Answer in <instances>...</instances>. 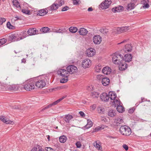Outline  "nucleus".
<instances>
[{
  "instance_id": "a18cd8bd",
  "label": "nucleus",
  "mask_w": 151,
  "mask_h": 151,
  "mask_svg": "<svg viewBox=\"0 0 151 151\" xmlns=\"http://www.w3.org/2000/svg\"><path fill=\"white\" fill-rule=\"evenodd\" d=\"M6 40L5 38H3L0 40V46L4 44L6 42Z\"/></svg>"
},
{
  "instance_id": "423d86ee",
  "label": "nucleus",
  "mask_w": 151,
  "mask_h": 151,
  "mask_svg": "<svg viewBox=\"0 0 151 151\" xmlns=\"http://www.w3.org/2000/svg\"><path fill=\"white\" fill-rule=\"evenodd\" d=\"M57 73L58 75L64 78H67L69 76L67 70L64 69H59L57 71Z\"/></svg>"
},
{
  "instance_id": "052dcab7",
  "label": "nucleus",
  "mask_w": 151,
  "mask_h": 151,
  "mask_svg": "<svg viewBox=\"0 0 151 151\" xmlns=\"http://www.w3.org/2000/svg\"><path fill=\"white\" fill-rule=\"evenodd\" d=\"M52 104H49V105H48L47 106H46L43 109H42V111H43V110H45L46 109H48V108L51 107L52 106Z\"/></svg>"
},
{
  "instance_id": "cd10ccee",
  "label": "nucleus",
  "mask_w": 151,
  "mask_h": 151,
  "mask_svg": "<svg viewBox=\"0 0 151 151\" xmlns=\"http://www.w3.org/2000/svg\"><path fill=\"white\" fill-rule=\"evenodd\" d=\"M58 4L54 3L52 5L47 8L50 10L52 11L53 10H55L58 9Z\"/></svg>"
},
{
  "instance_id": "412c9836",
  "label": "nucleus",
  "mask_w": 151,
  "mask_h": 151,
  "mask_svg": "<svg viewBox=\"0 0 151 151\" xmlns=\"http://www.w3.org/2000/svg\"><path fill=\"white\" fill-rule=\"evenodd\" d=\"M124 7L123 6H119L118 7H116L114 8H113L112 9V12H119L123 10Z\"/></svg>"
},
{
  "instance_id": "4468645a",
  "label": "nucleus",
  "mask_w": 151,
  "mask_h": 151,
  "mask_svg": "<svg viewBox=\"0 0 151 151\" xmlns=\"http://www.w3.org/2000/svg\"><path fill=\"white\" fill-rule=\"evenodd\" d=\"M0 120L5 123L6 124H14V122L13 121L7 119L4 116H0Z\"/></svg>"
},
{
  "instance_id": "f3484780",
  "label": "nucleus",
  "mask_w": 151,
  "mask_h": 151,
  "mask_svg": "<svg viewBox=\"0 0 151 151\" xmlns=\"http://www.w3.org/2000/svg\"><path fill=\"white\" fill-rule=\"evenodd\" d=\"M111 68L108 67H105L103 68L102 70V73L106 75L109 74L111 72Z\"/></svg>"
},
{
  "instance_id": "0e129e2a",
  "label": "nucleus",
  "mask_w": 151,
  "mask_h": 151,
  "mask_svg": "<svg viewBox=\"0 0 151 151\" xmlns=\"http://www.w3.org/2000/svg\"><path fill=\"white\" fill-rule=\"evenodd\" d=\"M128 40H124L123 41L121 42L118 43V45H119V44H121L122 43L126 42H127Z\"/></svg>"
},
{
  "instance_id": "f03ea898",
  "label": "nucleus",
  "mask_w": 151,
  "mask_h": 151,
  "mask_svg": "<svg viewBox=\"0 0 151 151\" xmlns=\"http://www.w3.org/2000/svg\"><path fill=\"white\" fill-rule=\"evenodd\" d=\"M116 93L114 92L110 91L108 94L109 101L111 102L112 105L114 104H119V99L116 98Z\"/></svg>"
},
{
  "instance_id": "9d476101",
  "label": "nucleus",
  "mask_w": 151,
  "mask_h": 151,
  "mask_svg": "<svg viewBox=\"0 0 151 151\" xmlns=\"http://www.w3.org/2000/svg\"><path fill=\"white\" fill-rule=\"evenodd\" d=\"M129 29V27H118L113 29L114 31H116L117 33H121L126 32Z\"/></svg>"
},
{
  "instance_id": "c756f323",
  "label": "nucleus",
  "mask_w": 151,
  "mask_h": 151,
  "mask_svg": "<svg viewBox=\"0 0 151 151\" xmlns=\"http://www.w3.org/2000/svg\"><path fill=\"white\" fill-rule=\"evenodd\" d=\"M73 118L72 116L68 114L65 116L64 119L67 123H69L70 120Z\"/></svg>"
},
{
  "instance_id": "a878e982",
  "label": "nucleus",
  "mask_w": 151,
  "mask_h": 151,
  "mask_svg": "<svg viewBox=\"0 0 151 151\" xmlns=\"http://www.w3.org/2000/svg\"><path fill=\"white\" fill-rule=\"evenodd\" d=\"M68 86L66 85H64L55 88H51L50 89V91H54L59 90L61 89H66L68 88Z\"/></svg>"
},
{
  "instance_id": "1a4fd4ad",
  "label": "nucleus",
  "mask_w": 151,
  "mask_h": 151,
  "mask_svg": "<svg viewBox=\"0 0 151 151\" xmlns=\"http://www.w3.org/2000/svg\"><path fill=\"white\" fill-rule=\"evenodd\" d=\"M91 65V60L88 59L83 60L82 62V66L84 68H86L90 67Z\"/></svg>"
},
{
  "instance_id": "69168bd1",
  "label": "nucleus",
  "mask_w": 151,
  "mask_h": 151,
  "mask_svg": "<svg viewBox=\"0 0 151 151\" xmlns=\"http://www.w3.org/2000/svg\"><path fill=\"white\" fill-rule=\"evenodd\" d=\"M63 1L61 0L59 2V4H58V6H60L63 5Z\"/></svg>"
},
{
  "instance_id": "a211bd4d",
  "label": "nucleus",
  "mask_w": 151,
  "mask_h": 151,
  "mask_svg": "<svg viewBox=\"0 0 151 151\" xmlns=\"http://www.w3.org/2000/svg\"><path fill=\"white\" fill-rule=\"evenodd\" d=\"M37 30L35 28L29 29L27 31L28 34L29 35H35L37 34Z\"/></svg>"
},
{
  "instance_id": "680f3d73",
  "label": "nucleus",
  "mask_w": 151,
  "mask_h": 151,
  "mask_svg": "<svg viewBox=\"0 0 151 151\" xmlns=\"http://www.w3.org/2000/svg\"><path fill=\"white\" fill-rule=\"evenodd\" d=\"M18 19H19V18L17 17H14L12 19V20L13 21H16L18 20Z\"/></svg>"
},
{
  "instance_id": "6ab92c4d",
  "label": "nucleus",
  "mask_w": 151,
  "mask_h": 151,
  "mask_svg": "<svg viewBox=\"0 0 151 151\" xmlns=\"http://www.w3.org/2000/svg\"><path fill=\"white\" fill-rule=\"evenodd\" d=\"M132 59V55L130 54H127L124 56V60L125 62H129Z\"/></svg>"
},
{
  "instance_id": "dca6fc26",
  "label": "nucleus",
  "mask_w": 151,
  "mask_h": 151,
  "mask_svg": "<svg viewBox=\"0 0 151 151\" xmlns=\"http://www.w3.org/2000/svg\"><path fill=\"white\" fill-rule=\"evenodd\" d=\"M93 146L98 150L101 151L102 147L101 144L99 141L95 142L93 144Z\"/></svg>"
},
{
  "instance_id": "4be33fe9",
  "label": "nucleus",
  "mask_w": 151,
  "mask_h": 151,
  "mask_svg": "<svg viewBox=\"0 0 151 151\" xmlns=\"http://www.w3.org/2000/svg\"><path fill=\"white\" fill-rule=\"evenodd\" d=\"M48 12V10L47 9H42L39 11L37 15L40 16H43L47 14Z\"/></svg>"
},
{
  "instance_id": "e433bc0d",
  "label": "nucleus",
  "mask_w": 151,
  "mask_h": 151,
  "mask_svg": "<svg viewBox=\"0 0 151 151\" xmlns=\"http://www.w3.org/2000/svg\"><path fill=\"white\" fill-rule=\"evenodd\" d=\"M116 115V111L112 109L110 110L108 113V115L111 117H114Z\"/></svg>"
},
{
  "instance_id": "37998d69",
  "label": "nucleus",
  "mask_w": 151,
  "mask_h": 151,
  "mask_svg": "<svg viewBox=\"0 0 151 151\" xmlns=\"http://www.w3.org/2000/svg\"><path fill=\"white\" fill-rule=\"evenodd\" d=\"M13 5L15 7L18 8L20 7L19 2L16 0H14L13 1Z\"/></svg>"
},
{
  "instance_id": "5fc2aeb1",
  "label": "nucleus",
  "mask_w": 151,
  "mask_h": 151,
  "mask_svg": "<svg viewBox=\"0 0 151 151\" xmlns=\"http://www.w3.org/2000/svg\"><path fill=\"white\" fill-rule=\"evenodd\" d=\"M98 110L99 111V112L100 113H101L102 112H103L104 109L103 108L101 107H99L98 108Z\"/></svg>"
},
{
  "instance_id": "c85d7f7f",
  "label": "nucleus",
  "mask_w": 151,
  "mask_h": 151,
  "mask_svg": "<svg viewBox=\"0 0 151 151\" xmlns=\"http://www.w3.org/2000/svg\"><path fill=\"white\" fill-rule=\"evenodd\" d=\"M123 122V119L121 117L117 118L114 120V122L116 124L117 126H118L120 124H122Z\"/></svg>"
},
{
  "instance_id": "2f4dec72",
  "label": "nucleus",
  "mask_w": 151,
  "mask_h": 151,
  "mask_svg": "<svg viewBox=\"0 0 151 151\" xmlns=\"http://www.w3.org/2000/svg\"><path fill=\"white\" fill-rule=\"evenodd\" d=\"M19 87L18 86L15 85L9 86L8 89L12 91H16L19 89Z\"/></svg>"
},
{
  "instance_id": "8fccbe9b",
  "label": "nucleus",
  "mask_w": 151,
  "mask_h": 151,
  "mask_svg": "<svg viewBox=\"0 0 151 151\" xmlns=\"http://www.w3.org/2000/svg\"><path fill=\"white\" fill-rule=\"evenodd\" d=\"M6 20L5 18H0V25H2Z\"/></svg>"
},
{
  "instance_id": "6e6d98bb",
  "label": "nucleus",
  "mask_w": 151,
  "mask_h": 151,
  "mask_svg": "<svg viewBox=\"0 0 151 151\" xmlns=\"http://www.w3.org/2000/svg\"><path fill=\"white\" fill-rule=\"evenodd\" d=\"M73 1V3L74 5H77L79 3V0H72Z\"/></svg>"
},
{
  "instance_id": "774afa93",
  "label": "nucleus",
  "mask_w": 151,
  "mask_h": 151,
  "mask_svg": "<svg viewBox=\"0 0 151 151\" xmlns=\"http://www.w3.org/2000/svg\"><path fill=\"white\" fill-rule=\"evenodd\" d=\"M101 120L103 122H105L106 121V119L105 118V117H102L101 118Z\"/></svg>"
},
{
  "instance_id": "2eb2a0df",
  "label": "nucleus",
  "mask_w": 151,
  "mask_h": 151,
  "mask_svg": "<svg viewBox=\"0 0 151 151\" xmlns=\"http://www.w3.org/2000/svg\"><path fill=\"white\" fill-rule=\"evenodd\" d=\"M101 99L105 101H109L108 94L105 93H103L100 96Z\"/></svg>"
},
{
  "instance_id": "4c0bfd02",
  "label": "nucleus",
  "mask_w": 151,
  "mask_h": 151,
  "mask_svg": "<svg viewBox=\"0 0 151 151\" xmlns=\"http://www.w3.org/2000/svg\"><path fill=\"white\" fill-rule=\"evenodd\" d=\"M50 30V29L48 27H43L40 29L41 32L43 33H47Z\"/></svg>"
},
{
  "instance_id": "c9c22d12",
  "label": "nucleus",
  "mask_w": 151,
  "mask_h": 151,
  "mask_svg": "<svg viewBox=\"0 0 151 151\" xmlns=\"http://www.w3.org/2000/svg\"><path fill=\"white\" fill-rule=\"evenodd\" d=\"M67 139V137L65 135H62L60 136L59 138V141L62 143H64L66 142Z\"/></svg>"
},
{
  "instance_id": "bf43d9fd",
  "label": "nucleus",
  "mask_w": 151,
  "mask_h": 151,
  "mask_svg": "<svg viewBox=\"0 0 151 151\" xmlns=\"http://www.w3.org/2000/svg\"><path fill=\"white\" fill-rule=\"evenodd\" d=\"M122 147L123 148L125 149L126 150H127L128 149V147L127 145L125 144H124L123 145Z\"/></svg>"
},
{
  "instance_id": "13d9d810",
  "label": "nucleus",
  "mask_w": 151,
  "mask_h": 151,
  "mask_svg": "<svg viewBox=\"0 0 151 151\" xmlns=\"http://www.w3.org/2000/svg\"><path fill=\"white\" fill-rule=\"evenodd\" d=\"M69 7L68 6H66L65 7H64L62 9V11H65L67 10H68V9H69Z\"/></svg>"
},
{
  "instance_id": "473e14b6",
  "label": "nucleus",
  "mask_w": 151,
  "mask_h": 151,
  "mask_svg": "<svg viewBox=\"0 0 151 151\" xmlns=\"http://www.w3.org/2000/svg\"><path fill=\"white\" fill-rule=\"evenodd\" d=\"M87 123L86 125L85 126V128L88 129L91 127L93 125V123L91 120L88 119L87 120Z\"/></svg>"
},
{
  "instance_id": "09e8293b",
  "label": "nucleus",
  "mask_w": 151,
  "mask_h": 151,
  "mask_svg": "<svg viewBox=\"0 0 151 151\" xmlns=\"http://www.w3.org/2000/svg\"><path fill=\"white\" fill-rule=\"evenodd\" d=\"M96 78L98 80H102V79L104 78L102 75H98L97 76Z\"/></svg>"
},
{
  "instance_id": "ea45409f",
  "label": "nucleus",
  "mask_w": 151,
  "mask_h": 151,
  "mask_svg": "<svg viewBox=\"0 0 151 151\" xmlns=\"http://www.w3.org/2000/svg\"><path fill=\"white\" fill-rule=\"evenodd\" d=\"M69 31L73 33H76L77 31V28L75 27H71L69 28Z\"/></svg>"
},
{
  "instance_id": "e2e57ef3",
  "label": "nucleus",
  "mask_w": 151,
  "mask_h": 151,
  "mask_svg": "<svg viewBox=\"0 0 151 151\" xmlns=\"http://www.w3.org/2000/svg\"><path fill=\"white\" fill-rule=\"evenodd\" d=\"M79 113L80 115L82 117L84 116L85 115L84 113L82 111L79 112Z\"/></svg>"
},
{
  "instance_id": "ddd939ff",
  "label": "nucleus",
  "mask_w": 151,
  "mask_h": 151,
  "mask_svg": "<svg viewBox=\"0 0 151 151\" xmlns=\"http://www.w3.org/2000/svg\"><path fill=\"white\" fill-rule=\"evenodd\" d=\"M95 53V50L92 48L87 49L86 51V54L89 57H92Z\"/></svg>"
},
{
  "instance_id": "6e6552de",
  "label": "nucleus",
  "mask_w": 151,
  "mask_h": 151,
  "mask_svg": "<svg viewBox=\"0 0 151 151\" xmlns=\"http://www.w3.org/2000/svg\"><path fill=\"white\" fill-rule=\"evenodd\" d=\"M111 3V0H106L100 5V7L102 9L108 8Z\"/></svg>"
},
{
  "instance_id": "393cba45",
  "label": "nucleus",
  "mask_w": 151,
  "mask_h": 151,
  "mask_svg": "<svg viewBox=\"0 0 151 151\" xmlns=\"http://www.w3.org/2000/svg\"><path fill=\"white\" fill-rule=\"evenodd\" d=\"M10 38L13 41H17L22 39V37L17 38L15 34H12L10 35Z\"/></svg>"
},
{
  "instance_id": "f704fd0d",
  "label": "nucleus",
  "mask_w": 151,
  "mask_h": 151,
  "mask_svg": "<svg viewBox=\"0 0 151 151\" xmlns=\"http://www.w3.org/2000/svg\"><path fill=\"white\" fill-rule=\"evenodd\" d=\"M134 4L133 3L131 2L128 4L127 9L128 10H130L134 9Z\"/></svg>"
},
{
  "instance_id": "c03bdc74",
  "label": "nucleus",
  "mask_w": 151,
  "mask_h": 151,
  "mask_svg": "<svg viewBox=\"0 0 151 151\" xmlns=\"http://www.w3.org/2000/svg\"><path fill=\"white\" fill-rule=\"evenodd\" d=\"M95 71L97 72H99L101 71V67L100 65H98L95 68Z\"/></svg>"
},
{
  "instance_id": "72a5a7b5",
  "label": "nucleus",
  "mask_w": 151,
  "mask_h": 151,
  "mask_svg": "<svg viewBox=\"0 0 151 151\" xmlns=\"http://www.w3.org/2000/svg\"><path fill=\"white\" fill-rule=\"evenodd\" d=\"M66 31V29L65 28H60L55 30L54 31V32L58 33H63Z\"/></svg>"
},
{
  "instance_id": "f257e3e1",
  "label": "nucleus",
  "mask_w": 151,
  "mask_h": 151,
  "mask_svg": "<svg viewBox=\"0 0 151 151\" xmlns=\"http://www.w3.org/2000/svg\"><path fill=\"white\" fill-rule=\"evenodd\" d=\"M35 80L33 79H31L26 82L24 86V89L27 91H29L34 89L35 87Z\"/></svg>"
},
{
  "instance_id": "58836bf2",
  "label": "nucleus",
  "mask_w": 151,
  "mask_h": 151,
  "mask_svg": "<svg viewBox=\"0 0 151 151\" xmlns=\"http://www.w3.org/2000/svg\"><path fill=\"white\" fill-rule=\"evenodd\" d=\"M66 96H63L62 98H60V99L54 102L52 104H52V106L54 105H56L58 103L60 102L61 101H62V100H63V99H64L65 98H66Z\"/></svg>"
},
{
  "instance_id": "4d7b16f0",
  "label": "nucleus",
  "mask_w": 151,
  "mask_h": 151,
  "mask_svg": "<svg viewBox=\"0 0 151 151\" xmlns=\"http://www.w3.org/2000/svg\"><path fill=\"white\" fill-rule=\"evenodd\" d=\"M135 110V108L134 107L132 108L129 109V110L128 112L129 113L132 114L133 113Z\"/></svg>"
},
{
  "instance_id": "864d4df0",
  "label": "nucleus",
  "mask_w": 151,
  "mask_h": 151,
  "mask_svg": "<svg viewBox=\"0 0 151 151\" xmlns=\"http://www.w3.org/2000/svg\"><path fill=\"white\" fill-rule=\"evenodd\" d=\"M45 150L47 151H55V150L50 147H46Z\"/></svg>"
},
{
  "instance_id": "39448f33",
  "label": "nucleus",
  "mask_w": 151,
  "mask_h": 151,
  "mask_svg": "<svg viewBox=\"0 0 151 151\" xmlns=\"http://www.w3.org/2000/svg\"><path fill=\"white\" fill-rule=\"evenodd\" d=\"M35 85L37 88H42L46 85L45 81L42 79H38L35 81Z\"/></svg>"
},
{
  "instance_id": "0eeeda50",
  "label": "nucleus",
  "mask_w": 151,
  "mask_h": 151,
  "mask_svg": "<svg viewBox=\"0 0 151 151\" xmlns=\"http://www.w3.org/2000/svg\"><path fill=\"white\" fill-rule=\"evenodd\" d=\"M67 71L69 74H72L76 73L77 71V68L75 66L71 65L68 66L66 68Z\"/></svg>"
},
{
  "instance_id": "de8ad7c7",
  "label": "nucleus",
  "mask_w": 151,
  "mask_h": 151,
  "mask_svg": "<svg viewBox=\"0 0 151 151\" xmlns=\"http://www.w3.org/2000/svg\"><path fill=\"white\" fill-rule=\"evenodd\" d=\"M22 12L26 14H29V13L30 12L29 10L26 9H22Z\"/></svg>"
},
{
  "instance_id": "7ed1b4c3",
  "label": "nucleus",
  "mask_w": 151,
  "mask_h": 151,
  "mask_svg": "<svg viewBox=\"0 0 151 151\" xmlns=\"http://www.w3.org/2000/svg\"><path fill=\"white\" fill-rule=\"evenodd\" d=\"M112 56V61L115 64L120 65L123 61V56L121 54H114Z\"/></svg>"
},
{
  "instance_id": "a19ab883",
  "label": "nucleus",
  "mask_w": 151,
  "mask_h": 151,
  "mask_svg": "<svg viewBox=\"0 0 151 151\" xmlns=\"http://www.w3.org/2000/svg\"><path fill=\"white\" fill-rule=\"evenodd\" d=\"M104 128V125H101V126H98L96 127L94 130L93 131L94 132H98L99 130H101V129H103Z\"/></svg>"
},
{
  "instance_id": "49530a36",
  "label": "nucleus",
  "mask_w": 151,
  "mask_h": 151,
  "mask_svg": "<svg viewBox=\"0 0 151 151\" xmlns=\"http://www.w3.org/2000/svg\"><path fill=\"white\" fill-rule=\"evenodd\" d=\"M6 25L7 27L9 29H13L14 27L9 22H8L7 24Z\"/></svg>"
},
{
  "instance_id": "b1692460",
  "label": "nucleus",
  "mask_w": 151,
  "mask_h": 151,
  "mask_svg": "<svg viewBox=\"0 0 151 151\" xmlns=\"http://www.w3.org/2000/svg\"><path fill=\"white\" fill-rule=\"evenodd\" d=\"M149 2L148 0H142L141 1V3L143 5L142 7L144 8H148L149 7Z\"/></svg>"
},
{
  "instance_id": "f8f14e48",
  "label": "nucleus",
  "mask_w": 151,
  "mask_h": 151,
  "mask_svg": "<svg viewBox=\"0 0 151 151\" xmlns=\"http://www.w3.org/2000/svg\"><path fill=\"white\" fill-rule=\"evenodd\" d=\"M93 40L95 44H99L102 41V38L100 35H96L93 37Z\"/></svg>"
},
{
  "instance_id": "7c9ffc66",
  "label": "nucleus",
  "mask_w": 151,
  "mask_h": 151,
  "mask_svg": "<svg viewBox=\"0 0 151 151\" xmlns=\"http://www.w3.org/2000/svg\"><path fill=\"white\" fill-rule=\"evenodd\" d=\"M79 32L80 35H85L87 34L88 31L87 30L84 28H81L80 29Z\"/></svg>"
},
{
  "instance_id": "338daca9",
  "label": "nucleus",
  "mask_w": 151,
  "mask_h": 151,
  "mask_svg": "<svg viewBox=\"0 0 151 151\" xmlns=\"http://www.w3.org/2000/svg\"><path fill=\"white\" fill-rule=\"evenodd\" d=\"M108 32V30L107 29H105L103 34H106Z\"/></svg>"
},
{
  "instance_id": "3c124183",
  "label": "nucleus",
  "mask_w": 151,
  "mask_h": 151,
  "mask_svg": "<svg viewBox=\"0 0 151 151\" xmlns=\"http://www.w3.org/2000/svg\"><path fill=\"white\" fill-rule=\"evenodd\" d=\"M76 145L77 147L78 148H80L81 146V143L79 141L77 142L76 144Z\"/></svg>"
},
{
  "instance_id": "20e7f679",
  "label": "nucleus",
  "mask_w": 151,
  "mask_h": 151,
  "mask_svg": "<svg viewBox=\"0 0 151 151\" xmlns=\"http://www.w3.org/2000/svg\"><path fill=\"white\" fill-rule=\"evenodd\" d=\"M120 133L125 136L129 135L131 133V129L129 127L126 125L122 126L120 128Z\"/></svg>"
},
{
  "instance_id": "79ce46f5",
  "label": "nucleus",
  "mask_w": 151,
  "mask_h": 151,
  "mask_svg": "<svg viewBox=\"0 0 151 151\" xmlns=\"http://www.w3.org/2000/svg\"><path fill=\"white\" fill-rule=\"evenodd\" d=\"M99 93L98 92L93 91L91 93V95L93 98L98 97H99Z\"/></svg>"
},
{
  "instance_id": "bb28decb",
  "label": "nucleus",
  "mask_w": 151,
  "mask_h": 151,
  "mask_svg": "<svg viewBox=\"0 0 151 151\" xmlns=\"http://www.w3.org/2000/svg\"><path fill=\"white\" fill-rule=\"evenodd\" d=\"M101 82L103 85L106 86L109 84L110 80L109 78H105L102 79Z\"/></svg>"
},
{
  "instance_id": "9b49d317",
  "label": "nucleus",
  "mask_w": 151,
  "mask_h": 151,
  "mask_svg": "<svg viewBox=\"0 0 151 151\" xmlns=\"http://www.w3.org/2000/svg\"><path fill=\"white\" fill-rule=\"evenodd\" d=\"M119 103L116 104H114V105H112V106H117L116 109L120 113H122L124 112L125 111L124 109L122 106V103L119 100Z\"/></svg>"
},
{
  "instance_id": "5701e85b",
  "label": "nucleus",
  "mask_w": 151,
  "mask_h": 151,
  "mask_svg": "<svg viewBox=\"0 0 151 151\" xmlns=\"http://www.w3.org/2000/svg\"><path fill=\"white\" fill-rule=\"evenodd\" d=\"M119 69L120 70H124L127 68V64L125 63H123L122 62L119 65Z\"/></svg>"
},
{
  "instance_id": "603ef678",
  "label": "nucleus",
  "mask_w": 151,
  "mask_h": 151,
  "mask_svg": "<svg viewBox=\"0 0 151 151\" xmlns=\"http://www.w3.org/2000/svg\"><path fill=\"white\" fill-rule=\"evenodd\" d=\"M68 80V79L67 78H63L62 79H61L60 81V82L61 83H65V82H66Z\"/></svg>"
},
{
  "instance_id": "aec40b11",
  "label": "nucleus",
  "mask_w": 151,
  "mask_h": 151,
  "mask_svg": "<svg viewBox=\"0 0 151 151\" xmlns=\"http://www.w3.org/2000/svg\"><path fill=\"white\" fill-rule=\"evenodd\" d=\"M132 47L130 44H127L124 48V50L126 52H129L132 51Z\"/></svg>"
}]
</instances>
